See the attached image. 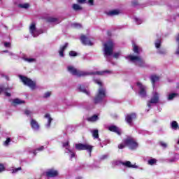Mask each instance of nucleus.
Returning <instances> with one entry per match:
<instances>
[{
    "instance_id": "42",
    "label": "nucleus",
    "mask_w": 179,
    "mask_h": 179,
    "mask_svg": "<svg viewBox=\"0 0 179 179\" xmlns=\"http://www.w3.org/2000/svg\"><path fill=\"white\" fill-rule=\"evenodd\" d=\"M9 143H10V138H8L6 141L3 143L5 146H9Z\"/></svg>"
},
{
    "instance_id": "47",
    "label": "nucleus",
    "mask_w": 179,
    "mask_h": 179,
    "mask_svg": "<svg viewBox=\"0 0 179 179\" xmlns=\"http://www.w3.org/2000/svg\"><path fill=\"white\" fill-rule=\"evenodd\" d=\"M4 47H6L7 48H10V43H9V42L4 43Z\"/></svg>"
},
{
    "instance_id": "8",
    "label": "nucleus",
    "mask_w": 179,
    "mask_h": 179,
    "mask_svg": "<svg viewBox=\"0 0 179 179\" xmlns=\"http://www.w3.org/2000/svg\"><path fill=\"white\" fill-rule=\"evenodd\" d=\"M159 93H157V92H152L151 99L148 101L147 103L148 107L150 108L152 104H157V103H159Z\"/></svg>"
},
{
    "instance_id": "11",
    "label": "nucleus",
    "mask_w": 179,
    "mask_h": 179,
    "mask_svg": "<svg viewBox=\"0 0 179 179\" xmlns=\"http://www.w3.org/2000/svg\"><path fill=\"white\" fill-rule=\"evenodd\" d=\"M138 87V94L141 96V97H146V90H148V87L145 85H143L140 82H138L136 83Z\"/></svg>"
},
{
    "instance_id": "35",
    "label": "nucleus",
    "mask_w": 179,
    "mask_h": 179,
    "mask_svg": "<svg viewBox=\"0 0 179 179\" xmlns=\"http://www.w3.org/2000/svg\"><path fill=\"white\" fill-rule=\"evenodd\" d=\"M171 127L172 129L176 130L177 128H178V123H177V122H176V121H173L171 124Z\"/></svg>"
},
{
    "instance_id": "53",
    "label": "nucleus",
    "mask_w": 179,
    "mask_h": 179,
    "mask_svg": "<svg viewBox=\"0 0 179 179\" xmlns=\"http://www.w3.org/2000/svg\"><path fill=\"white\" fill-rule=\"evenodd\" d=\"M88 3H89L90 5H91V6H92V5H94V1H93V0H89V1H88Z\"/></svg>"
},
{
    "instance_id": "5",
    "label": "nucleus",
    "mask_w": 179,
    "mask_h": 179,
    "mask_svg": "<svg viewBox=\"0 0 179 179\" xmlns=\"http://www.w3.org/2000/svg\"><path fill=\"white\" fill-rule=\"evenodd\" d=\"M19 78L20 80L22 82V83L25 85V86H28V87L31 90H34L37 89V85H36V82L31 80V79L24 76H19Z\"/></svg>"
},
{
    "instance_id": "41",
    "label": "nucleus",
    "mask_w": 179,
    "mask_h": 179,
    "mask_svg": "<svg viewBox=\"0 0 179 179\" xmlns=\"http://www.w3.org/2000/svg\"><path fill=\"white\" fill-rule=\"evenodd\" d=\"M78 55V53L75 51H70L69 52V56L70 57H76Z\"/></svg>"
},
{
    "instance_id": "55",
    "label": "nucleus",
    "mask_w": 179,
    "mask_h": 179,
    "mask_svg": "<svg viewBox=\"0 0 179 179\" xmlns=\"http://www.w3.org/2000/svg\"><path fill=\"white\" fill-rule=\"evenodd\" d=\"M120 164V161H116L115 164L118 165Z\"/></svg>"
},
{
    "instance_id": "46",
    "label": "nucleus",
    "mask_w": 179,
    "mask_h": 179,
    "mask_svg": "<svg viewBox=\"0 0 179 179\" xmlns=\"http://www.w3.org/2000/svg\"><path fill=\"white\" fill-rule=\"evenodd\" d=\"M22 170V167L15 168L13 169V173H17V171H20Z\"/></svg>"
},
{
    "instance_id": "19",
    "label": "nucleus",
    "mask_w": 179,
    "mask_h": 179,
    "mask_svg": "<svg viewBox=\"0 0 179 179\" xmlns=\"http://www.w3.org/2000/svg\"><path fill=\"white\" fill-rule=\"evenodd\" d=\"M109 131H111V132H115V134H117V135H121L122 131L121 129L118 127H117V126H110L108 127Z\"/></svg>"
},
{
    "instance_id": "48",
    "label": "nucleus",
    "mask_w": 179,
    "mask_h": 179,
    "mask_svg": "<svg viewBox=\"0 0 179 179\" xmlns=\"http://www.w3.org/2000/svg\"><path fill=\"white\" fill-rule=\"evenodd\" d=\"M5 171V166L2 164H0V173Z\"/></svg>"
},
{
    "instance_id": "6",
    "label": "nucleus",
    "mask_w": 179,
    "mask_h": 179,
    "mask_svg": "<svg viewBox=\"0 0 179 179\" xmlns=\"http://www.w3.org/2000/svg\"><path fill=\"white\" fill-rule=\"evenodd\" d=\"M123 143L131 150H135L138 148V143L132 137H127L123 141Z\"/></svg>"
},
{
    "instance_id": "20",
    "label": "nucleus",
    "mask_w": 179,
    "mask_h": 179,
    "mask_svg": "<svg viewBox=\"0 0 179 179\" xmlns=\"http://www.w3.org/2000/svg\"><path fill=\"white\" fill-rule=\"evenodd\" d=\"M150 79L152 82L153 88H155V83H156V82H159V80H160V77L152 75L150 77Z\"/></svg>"
},
{
    "instance_id": "9",
    "label": "nucleus",
    "mask_w": 179,
    "mask_h": 179,
    "mask_svg": "<svg viewBox=\"0 0 179 179\" xmlns=\"http://www.w3.org/2000/svg\"><path fill=\"white\" fill-rule=\"evenodd\" d=\"M29 33L34 37H38V35L41 34L43 31L37 29V28H36V23L32 22L29 27Z\"/></svg>"
},
{
    "instance_id": "31",
    "label": "nucleus",
    "mask_w": 179,
    "mask_h": 179,
    "mask_svg": "<svg viewBox=\"0 0 179 179\" xmlns=\"http://www.w3.org/2000/svg\"><path fill=\"white\" fill-rule=\"evenodd\" d=\"M178 96V94H177V93L169 94L168 95V100H169V101L173 100Z\"/></svg>"
},
{
    "instance_id": "43",
    "label": "nucleus",
    "mask_w": 179,
    "mask_h": 179,
    "mask_svg": "<svg viewBox=\"0 0 179 179\" xmlns=\"http://www.w3.org/2000/svg\"><path fill=\"white\" fill-rule=\"evenodd\" d=\"M24 114L27 116H29V115L31 116L33 114V112L27 109L24 111Z\"/></svg>"
},
{
    "instance_id": "2",
    "label": "nucleus",
    "mask_w": 179,
    "mask_h": 179,
    "mask_svg": "<svg viewBox=\"0 0 179 179\" xmlns=\"http://www.w3.org/2000/svg\"><path fill=\"white\" fill-rule=\"evenodd\" d=\"M94 82L99 86L98 92L94 98V103L95 104H99V103H103L104 99L107 97V90L106 89V87L103 85V83L100 79H94Z\"/></svg>"
},
{
    "instance_id": "34",
    "label": "nucleus",
    "mask_w": 179,
    "mask_h": 179,
    "mask_svg": "<svg viewBox=\"0 0 179 179\" xmlns=\"http://www.w3.org/2000/svg\"><path fill=\"white\" fill-rule=\"evenodd\" d=\"M24 61H26V62H29V64H31L33 62H36V59L30 58V57H24Z\"/></svg>"
},
{
    "instance_id": "3",
    "label": "nucleus",
    "mask_w": 179,
    "mask_h": 179,
    "mask_svg": "<svg viewBox=\"0 0 179 179\" xmlns=\"http://www.w3.org/2000/svg\"><path fill=\"white\" fill-rule=\"evenodd\" d=\"M126 59L129 61V62H131V64H134L136 66H139L140 68H146L148 66V64L145 62V60L142 59V57L139 55H130L126 57Z\"/></svg>"
},
{
    "instance_id": "30",
    "label": "nucleus",
    "mask_w": 179,
    "mask_h": 179,
    "mask_svg": "<svg viewBox=\"0 0 179 179\" xmlns=\"http://www.w3.org/2000/svg\"><path fill=\"white\" fill-rule=\"evenodd\" d=\"M72 8L73 10H76V12H78V10H82V6H80L79 4L74 3L72 6Z\"/></svg>"
},
{
    "instance_id": "57",
    "label": "nucleus",
    "mask_w": 179,
    "mask_h": 179,
    "mask_svg": "<svg viewBox=\"0 0 179 179\" xmlns=\"http://www.w3.org/2000/svg\"><path fill=\"white\" fill-rule=\"evenodd\" d=\"M140 170H143V168H140Z\"/></svg>"
},
{
    "instance_id": "17",
    "label": "nucleus",
    "mask_w": 179,
    "mask_h": 179,
    "mask_svg": "<svg viewBox=\"0 0 179 179\" xmlns=\"http://www.w3.org/2000/svg\"><path fill=\"white\" fill-rule=\"evenodd\" d=\"M30 125L33 131H38L40 129V124L33 118H31Z\"/></svg>"
},
{
    "instance_id": "16",
    "label": "nucleus",
    "mask_w": 179,
    "mask_h": 179,
    "mask_svg": "<svg viewBox=\"0 0 179 179\" xmlns=\"http://www.w3.org/2000/svg\"><path fill=\"white\" fill-rule=\"evenodd\" d=\"M80 41L84 45H93V43L85 35L80 36Z\"/></svg>"
},
{
    "instance_id": "44",
    "label": "nucleus",
    "mask_w": 179,
    "mask_h": 179,
    "mask_svg": "<svg viewBox=\"0 0 179 179\" xmlns=\"http://www.w3.org/2000/svg\"><path fill=\"white\" fill-rule=\"evenodd\" d=\"M50 96H51V92H46L43 94V97L45 99H48V97H50Z\"/></svg>"
},
{
    "instance_id": "1",
    "label": "nucleus",
    "mask_w": 179,
    "mask_h": 179,
    "mask_svg": "<svg viewBox=\"0 0 179 179\" xmlns=\"http://www.w3.org/2000/svg\"><path fill=\"white\" fill-rule=\"evenodd\" d=\"M68 72L73 75L74 76H78V78H82L83 76H89V75H104V73H108V75H111L113 73L112 71L105 70L103 71H96V72H89L85 71L78 70L74 68L73 66H67Z\"/></svg>"
},
{
    "instance_id": "33",
    "label": "nucleus",
    "mask_w": 179,
    "mask_h": 179,
    "mask_svg": "<svg viewBox=\"0 0 179 179\" xmlns=\"http://www.w3.org/2000/svg\"><path fill=\"white\" fill-rule=\"evenodd\" d=\"M48 22H50V23H59V22H58V19L52 17H50L48 19Z\"/></svg>"
},
{
    "instance_id": "22",
    "label": "nucleus",
    "mask_w": 179,
    "mask_h": 179,
    "mask_svg": "<svg viewBox=\"0 0 179 179\" xmlns=\"http://www.w3.org/2000/svg\"><path fill=\"white\" fill-rule=\"evenodd\" d=\"M69 45V44L68 43H66L63 46L60 47V49L59 50V54L60 57H64V51H65V50H66Z\"/></svg>"
},
{
    "instance_id": "10",
    "label": "nucleus",
    "mask_w": 179,
    "mask_h": 179,
    "mask_svg": "<svg viewBox=\"0 0 179 179\" xmlns=\"http://www.w3.org/2000/svg\"><path fill=\"white\" fill-rule=\"evenodd\" d=\"M75 148L77 150H87L91 155L92 153V146L87 144L77 143L75 145Z\"/></svg>"
},
{
    "instance_id": "7",
    "label": "nucleus",
    "mask_w": 179,
    "mask_h": 179,
    "mask_svg": "<svg viewBox=\"0 0 179 179\" xmlns=\"http://www.w3.org/2000/svg\"><path fill=\"white\" fill-rule=\"evenodd\" d=\"M155 48H157V54L159 55H166L167 54V50L166 49L161 48L162 47V40L157 39L155 43Z\"/></svg>"
},
{
    "instance_id": "14",
    "label": "nucleus",
    "mask_w": 179,
    "mask_h": 179,
    "mask_svg": "<svg viewBox=\"0 0 179 179\" xmlns=\"http://www.w3.org/2000/svg\"><path fill=\"white\" fill-rule=\"evenodd\" d=\"M12 89H13L12 87H9L5 85H0V93H2V92H3L6 97H10V93L8 92H10Z\"/></svg>"
},
{
    "instance_id": "24",
    "label": "nucleus",
    "mask_w": 179,
    "mask_h": 179,
    "mask_svg": "<svg viewBox=\"0 0 179 179\" xmlns=\"http://www.w3.org/2000/svg\"><path fill=\"white\" fill-rule=\"evenodd\" d=\"M87 121L89 122H96V121H99V116L97 115H94L90 117H87Z\"/></svg>"
},
{
    "instance_id": "13",
    "label": "nucleus",
    "mask_w": 179,
    "mask_h": 179,
    "mask_svg": "<svg viewBox=\"0 0 179 179\" xmlns=\"http://www.w3.org/2000/svg\"><path fill=\"white\" fill-rule=\"evenodd\" d=\"M58 171L54 168H52L50 169H48L46 171V176L48 177V178H52L54 177H58Z\"/></svg>"
},
{
    "instance_id": "18",
    "label": "nucleus",
    "mask_w": 179,
    "mask_h": 179,
    "mask_svg": "<svg viewBox=\"0 0 179 179\" xmlns=\"http://www.w3.org/2000/svg\"><path fill=\"white\" fill-rule=\"evenodd\" d=\"M120 163L121 164H122V166L128 167V169H138V166L136 165V164H131V162L129 161H126Z\"/></svg>"
},
{
    "instance_id": "29",
    "label": "nucleus",
    "mask_w": 179,
    "mask_h": 179,
    "mask_svg": "<svg viewBox=\"0 0 179 179\" xmlns=\"http://www.w3.org/2000/svg\"><path fill=\"white\" fill-rule=\"evenodd\" d=\"M133 51L135 54H137V55L141 54V48H139L136 45H133Z\"/></svg>"
},
{
    "instance_id": "26",
    "label": "nucleus",
    "mask_w": 179,
    "mask_h": 179,
    "mask_svg": "<svg viewBox=\"0 0 179 179\" xmlns=\"http://www.w3.org/2000/svg\"><path fill=\"white\" fill-rule=\"evenodd\" d=\"M18 7L21 9H29L30 8V4L29 3H21L18 4Z\"/></svg>"
},
{
    "instance_id": "52",
    "label": "nucleus",
    "mask_w": 179,
    "mask_h": 179,
    "mask_svg": "<svg viewBox=\"0 0 179 179\" xmlns=\"http://www.w3.org/2000/svg\"><path fill=\"white\" fill-rule=\"evenodd\" d=\"M77 2L78 3H85V2H86V0H77Z\"/></svg>"
},
{
    "instance_id": "45",
    "label": "nucleus",
    "mask_w": 179,
    "mask_h": 179,
    "mask_svg": "<svg viewBox=\"0 0 179 179\" xmlns=\"http://www.w3.org/2000/svg\"><path fill=\"white\" fill-rule=\"evenodd\" d=\"M120 55H121V52H115L113 55V58H118Z\"/></svg>"
},
{
    "instance_id": "36",
    "label": "nucleus",
    "mask_w": 179,
    "mask_h": 179,
    "mask_svg": "<svg viewBox=\"0 0 179 179\" xmlns=\"http://www.w3.org/2000/svg\"><path fill=\"white\" fill-rule=\"evenodd\" d=\"M80 92H83V93H86L87 96L90 95V92L87 91L85 87L80 86Z\"/></svg>"
},
{
    "instance_id": "12",
    "label": "nucleus",
    "mask_w": 179,
    "mask_h": 179,
    "mask_svg": "<svg viewBox=\"0 0 179 179\" xmlns=\"http://www.w3.org/2000/svg\"><path fill=\"white\" fill-rule=\"evenodd\" d=\"M62 146L63 148H65L64 150L65 153H67V155L70 156V159H73V157H75V152L72 150L69 149V141L63 143Z\"/></svg>"
},
{
    "instance_id": "51",
    "label": "nucleus",
    "mask_w": 179,
    "mask_h": 179,
    "mask_svg": "<svg viewBox=\"0 0 179 179\" xmlns=\"http://www.w3.org/2000/svg\"><path fill=\"white\" fill-rule=\"evenodd\" d=\"M175 54L177 55V57H179V45H178Z\"/></svg>"
},
{
    "instance_id": "23",
    "label": "nucleus",
    "mask_w": 179,
    "mask_h": 179,
    "mask_svg": "<svg viewBox=\"0 0 179 179\" xmlns=\"http://www.w3.org/2000/svg\"><path fill=\"white\" fill-rule=\"evenodd\" d=\"M92 135L94 138V139H98L99 142H101V140L99 138V130L97 129H94L91 131Z\"/></svg>"
},
{
    "instance_id": "56",
    "label": "nucleus",
    "mask_w": 179,
    "mask_h": 179,
    "mask_svg": "<svg viewBox=\"0 0 179 179\" xmlns=\"http://www.w3.org/2000/svg\"><path fill=\"white\" fill-rule=\"evenodd\" d=\"M99 145H100L101 148H103V144H101V143H99Z\"/></svg>"
},
{
    "instance_id": "54",
    "label": "nucleus",
    "mask_w": 179,
    "mask_h": 179,
    "mask_svg": "<svg viewBox=\"0 0 179 179\" xmlns=\"http://www.w3.org/2000/svg\"><path fill=\"white\" fill-rule=\"evenodd\" d=\"M108 157V155H103L102 157H101V159H103V160H104V159H107Z\"/></svg>"
},
{
    "instance_id": "38",
    "label": "nucleus",
    "mask_w": 179,
    "mask_h": 179,
    "mask_svg": "<svg viewBox=\"0 0 179 179\" xmlns=\"http://www.w3.org/2000/svg\"><path fill=\"white\" fill-rule=\"evenodd\" d=\"M72 27H73L74 29H81L82 27V24H79V23H73L71 24Z\"/></svg>"
},
{
    "instance_id": "21",
    "label": "nucleus",
    "mask_w": 179,
    "mask_h": 179,
    "mask_svg": "<svg viewBox=\"0 0 179 179\" xmlns=\"http://www.w3.org/2000/svg\"><path fill=\"white\" fill-rule=\"evenodd\" d=\"M44 117L46 118V120H48V123L45 124V128L49 129L50 127H51V122L52 121V119L48 113L45 114Z\"/></svg>"
},
{
    "instance_id": "27",
    "label": "nucleus",
    "mask_w": 179,
    "mask_h": 179,
    "mask_svg": "<svg viewBox=\"0 0 179 179\" xmlns=\"http://www.w3.org/2000/svg\"><path fill=\"white\" fill-rule=\"evenodd\" d=\"M157 163V159L155 158H150V159L148 160V164L149 166H155Z\"/></svg>"
},
{
    "instance_id": "15",
    "label": "nucleus",
    "mask_w": 179,
    "mask_h": 179,
    "mask_svg": "<svg viewBox=\"0 0 179 179\" xmlns=\"http://www.w3.org/2000/svg\"><path fill=\"white\" fill-rule=\"evenodd\" d=\"M136 118V114H135V113L129 114L126 116V121H127V124H129V125L132 127V125L134 124L132 122Z\"/></svg>"
},
{
    "instance_id": "39",
    "label": "nucleus",
    "mask_w": 179,
    "mask_h": 179,
    "mask_svg": "<svg viewBox=\"0 0 179 179\" xmlns=\"http://www.w3.org/2000/svg\"><path fill=\"white\" fill-rule=\"evenodd\" d=\"M169 163H175V162H177V158L176 157H173L172 158H170L168 159Z\"/></svg>"
},
{
    "instance_id": "49",
    "label": "nucleus",
    "mask_w": 179,
    "mask_h": 179,
    "mask_svg": "<svg viewBox=\"0 0 179 179\" xmlns=\"http://www.w3.org/2000/svg\"><path fill=\"white\" fill-rule=\"evenodd\" d=\"M3 52H8V55H10V57L15 55V53H13L12 52H8V50H4V51H3Z\"/></svg>"
},
{
    "instance_id": "37",
    "label": "nucleus",
    "mask_w": 179,
    "mask_h": 179,
    "mask_svg": "<svg viewBox=\"0 0 179 179\" xmlns=\"http://www.w3.org/2000/svg\"><path fill=\"white\" fill-rule=\"evenodd\" d=\"M134 22L136 23V24H141L142 23V20L141 18H138L137 17H133Z\"/></svg>"
},
{
    "instance_id": "25",
    "label": "nucleus",
    "mask_w": 179,
    "mask_h": 179,
    "mask_svg": "<svg viewBox=\"0 0 179 179\" xmlns=\"http://www.w3.org/2000/svg\"><path fill=\"white\" fill-rule=\"evenodd\" d=\"M43 150H44V146H41L38 148H36V150H29V153H33V155L34 156H36V153H37V151L38 152H43Z\"/></svg>"
},
{
    "instance_id": "58",
    "label": "nucleus",
    "mask_w": 179,
    "mask_h": 179,
    "mask_svg": "<svg viewBox=\"0 0 179 179\" xmlns=\"http://www.w3.org/2000/svg\"><path fill=\"white\" fill-rule=\"evenodd\" d=\"M178 17H179V15H178Z\"/></svg>"
},
{
    "instance_id": "28",
    "label": "nucleus",
    "mask_w": 179,
    "mask_h": 179,
    "mask_svg": "<svg viewBox=\"0 0 179 179\" xmlns=\"http://www.w3.org/2000/svg\"><path fill=\"white\" fill-rule=\"evenodd\" d=\"M120 14V11L118 10H113L108 13V16H115Z\"/></svg>"
},
{
    "instance_id": "32",
    "label": "nucleus",
    "mask_w": 179,
    "mask_h": 179,
    "mask_svg": "<svg viewBox=\"0 0 179 179\" xmlns=\"http://www.w3.org/2000/svg\"><path fill=\"white\" fill-rule=\"evenodd\" d=\"M13 103L14 104H24L25 102L22 99H13Z\"/></svg>"
},
{
    "instance_id": "50",
    "label": "nucleus",
    "mask_w": 179,
    "mask_h": 179,
    "mask_svg": "<svg viewBox=\"0 0 179 179\" xmlns=\"http://www.w3.org/2000/svg\"><path fill=\"white\" fill-rule=\"evenodd\" d=\"M125 148V143H121L118 145L119 149H124Z\"/></svg>"
},
{
    "instance_id": "40",
    "label": "nucleus",
    "mask_w": 179,
    "mask_h": 179,
    "mask_svg": "<svg viewBox=\"0 0 179 179\" xmlns=\"http://www.w3.org/2000/svg\"><path fill=\"white\" fill-rule=\"evenodd\" d=\"M159 144H160V146H162V148H164V149H166V148H167V143H166L164 141H160Z\"/></svg>"
},
{
    "instance_id": "4",
    "label": "nucleus",
    "mask_w": 179,
    "mask_h": 179,
    "mask_svg": "<svg viewBox=\"0 0 179 179\" xmlns=\"http://www.w3.org/2000/svg\"><path fill=\"white\" fill-rule=\"evenodd\" d=\"M103 52L106 61L111 62V55L114 52V42L113 41H108L103 44Z\"/></svg>"
}]
</instances>
